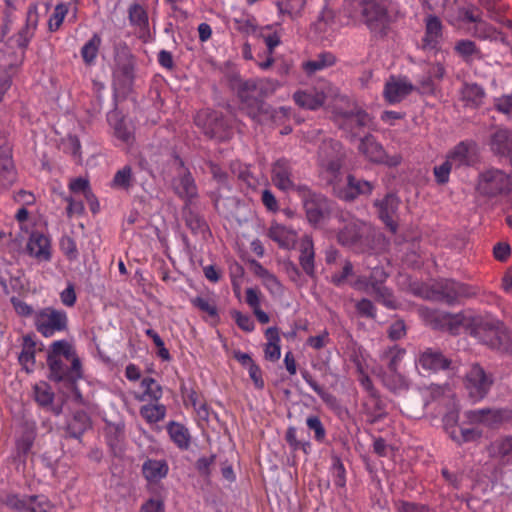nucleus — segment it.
Masks as SVG:
<instances>
[{
	"mask_svg": "<svg viewBox=\"0 0 512 512\" xmlns=\"http://www.w3.org/2000/svg\"><path fill=\"white\" fill-rule=\"evenodd\" d=\"M389 0H350L347 12L354 21L365 23L372 31H382L388 24Z\"/></svg>",
	"mask_w": 512,
	"mask_h": 512,
	"instance_id": "3",
	"label": "nucleus"
},
{
	"mask_svg": "<svg viewBox=\"0 0 512 512\" xmlns=\"http://www.w3.org/2000/svg\"><path fill=\"white\" fill-rule=\"evenodd\" d=\"M365 226L356 219H351L339 232L338 240L342 245L353 246L362 236Z\"/></svg>",
	"mask_w": 512,
	"mask_h": 512,
	"instance_id": "28",
	"label": "nucleus"
},
{
	"mask_svg": "<svg viewBox=\"0 0 512 512\" xmlns=\"http://www.w3.org/2000/svg\"><path fill=\"white\" fill-rule=\"evenodd\" d=\"M269 237L278 243L280 247L290 249L294 247L297 239L296 232L278 223H273L269 228Z\"/></svg>",
	"mask_w": 512,
	"mask_h": 512,
	"instance_id": "27",
	"label": "nucleus"
},
{
	"mask_svg": "<svg viewBox=\"0 0 512 512\" xmlns=\"http://www.w3.org/2000/svg\"><path fill=\"white\" fill-rule=\"evenodd\" d=\"M10 237L13 242V249L18 251L22 248L23 243L27 241V250L29 254L40 261H47L51 257L50 253V241L47 236L42 233L29 230V233L25 232L13 236L10 233Z\"/></svg>",
	"mask_w": 512,
	"mask_h": 512,
	"instance_id": "7",
	"label": "nucleus"
},
{
	"mask_svg": "<svg viewBox=\"0 0 512 512\" xmlns=\"http://www.w3.org/2000/svg\"><path fill=\"white\" fill-rule=\"evenodd\" d=\"M383 383L396 393L406 391L410 386L409 380L397 371H390L389 374L383 375Z\"/></svg>",
	"mask_w": 512,
	"mask_h": 512,
	"instance_id": "35",
	"label": "nucleus"
},
{
	"mask_svg": "<svg viewBox=\"0 0 512 512\" xmlns=\"http://www.w3.org/2000/svg\"><path fill=\"white\" fill-rule=\"evenodd\" d=\"M191 304L210 317H217L218 310L215 301L210 297L197 296L191 299Z\"/></svg>",
	"mask_w": 512,
	"mask_h": 512,
	"instance_id": "42",
	"label": "nucleus"
},
{
	"mask_svg": "<svg viewBox=\"0 0 512 512\" xmlns=\"http://www.w3.org/2000/svg\"><path fill=\"white\" fill-rule=\"evenodd\" d=\"M195 123L202 128L204 133L212 138H222L220 130L223 126L218 116L210 110H202L197 113Z\"/></svg>",
	"mask_w": 512,
	"mask_h": 512,
	"instance_id": "22",
	"label": "nucleus"
},
{
	"mask_svg": "<svg viewBox=\"0 0 512 512\" xmlns=\"http://www.w3.org/2000/svg\"><path fill=\"white\" fill-rule=\"evenodd\" d=\"M48 10L49 6L47 3L42 5L39 3H33L29 6L26 13L25 24L16 35V44L21 47L28 46L35 35L40 18L46 15Z\"/></svg>",
	"mask_w": 512,
	"mask_h": 512,
	"instance_id": "10",
	"label": "nucleus"
},
{
	"mask_svg": "<svg viewBox=\"0 0 512 512\" xmlns=\"http://www.w3.org/2000/svg\"><path fill=\"white\" fill-rule=\"evenodd\" d=\"M424 49H436L442 38V24L439 18L429 15L425 20Z\"/></svg>",
	"mask_w": 512,
	"mask_h": 512,
	"instance_id": "25",
	"label": "nucleus"
},
{
	"mask_svg": "<svg viewBox=\"0 0 512 512\" xmlns=\"http://www.w3.org/2000/svg\"><path fill=\"white\" fill-rule=\"evenodd\" d=\"M385 278L386 273L384 270L379 267H374L369 280H367L366 276H359L356 280L351 281V285L355 289L375 295L386 306L394 307L395 302L392 299L390 291L381 285Z\"/></svg>",
	"mask_w": 512,
	"mask_h": 512,
	"instance_id": "5",
	"label": "nucleus"
},
{
	"mask_svg": "<svg viewBox=\"0 0 512 512\" xmlns=\"http://www.w3.org/2000/svg\"><path fill=\"white\" fill-rule=\"evenodd\" d=\"M444 68L440 64L434 65L429 72V76L420 80V89L423 93H431L434 91V79H441L444 75Z\"/></svg>",
	"mask_w": 512,
	"mask_h": 512,
	"instance_id": "43",
	"label": "nucleus"
},
{
	"mask_svg": "<svg viewBox=\"0 0 512 512\" xmlns=\"http://www.w3.org/2000/svg\"><path fill=\"white\" fill-rule=\"evenodd\" d=\"M17 180V171L12 159V148L5 139H0V192L8 190Z\"/></svg>",
	"mask_w": 512,
	"mask_h": 512,
	"instance_id": "12",
	"label": "nucleus"
},
{
	"mask_svg": "<svg viewBox=\"0 0 512 512\" xmlns=\"http://www.w3.org/2000/svg\"><path fill=\"white\" fill-rule=\"evenodd\" d=\"M257 275L260 277L262 284L274 296H280L283 292V287L275 275L271 274L262 266L258 267Z\"/></svg>",
	"mask_w": 512,
	"mask_h": 512,
	"instance_id": "37",
	"label": "nucleus"
},
{
	"mask_svg": "<svg viewBox=\"0 0 512 512\" xmlns=\"http://www.w3.org/2000/svg\"><path fill=\"white\" fill-rule=\"evenodd\" d=\"M466 417L472 424H484L494 426L508 419L509 414L502 410H470L466 412Z\"/></svg>",
	"mask_w": 512,
	"mask_h": 512,
	"instance_id": "17",
	"label": "nucleus"
},
{
	"mask_svg": "<svg viewBox=\"0 0 512 512\" xmlns=\"http://www.w3.org/2000/svg\"><path fill=\"white\" fill-rule=\"evenodd\" d=\"M417 294L426 299L445 300L453 302L461 297H469L473 294L470 289L461 283L453 280H445L437 283L432 290H417Z\"/></svg>",
	"mask_w": 512,
	"mask_h": 512,
	"instance_id": "8",
	"label": "nucleus"
},
{
	"mask_svg": "<svg viewBox=\"0 0 512 512\" xmlns=\"http://www.w3.org/2000/svg\"><path fill=\"white\" fill-rule=\"evenodd\" d=\"M490 148L496 154L506 156L512 164V130L499 128L491 136Z\"/></svg>",
	"mask_w": 512,
	"mask_h": 512,
	"instance_id": "20",
	"label": "nucleus"
},
{
	"mask_svg": "<svg viewBox=\"0 0 512 512\" xmlns=\"http://www.w3.org/2000/svg\"><path fill=\"white\" fill-rule=\"evenodd\" d=\"M416 364L425 371L437 372L448 368L450 362L439 351L427 349L419 355Z\"/></svg>",
	"mask_w": 512,
	"mask_h": 512,
	"instance_id": "21",
	"label": "nucleus"
},
{
	"mask_svg": "<svg viewBox=\"0 0 512 512\" xmlns=\"http://www.w3.org/2000/svg\"><path fill=\"white\" fill-rule=\"evenodd\" d=\"M141 512H164V502L159 498H150L144 502L140 509Z\"/></svg>",
	"mask_w": 512,
	"mask_h": 512,
	"instance_id": "64",
	"label": "nucleus"
},
{
	"mask_svg": "<svg viewBox=\"0 0 512 512\" xmlns=\"http://www.w3.org/2000/svg\"><path fill=\"white\" fill-rule=\"evenodd\" d=\"M140 415L149 423L154 424L164 419L166 408L162 404H148L140 409Z\"/></svg>",
	"mask_w": 512,
	"mask_h": 512,
	"instance_id": "38",
	"label": "nucleus"
},
{
	"mask_svg": "<svg viewBox=\"0 0 512 512\" xmlns=\"http://www.w3.org/2000/svg\"><path fill=\"white\" fill-rule=\"evenodd\" d=\"M405 355V350L398 346H393L382 354V360L387 361L389 372L397 371L398 364Z\"/></svg>",
	"mask_w": 512,
	"mask_h": 512,
	"instance_id": "45",
	"label": "nucleus"
},
{
	"mask_svg": "<svg viewBox=\"0 0 512 512\" xmlns=\"http://www.w3.org/2000/svg\"><path fill=\"white\" fill-rule=\"evenodd\" d=\"M454 166L446 159L444 163L434 168L436 181L440 184L448 182L450 171Z\"/></svg>",
	"mask_w": 512,
	"mask_h": 512,
	"instance_id": "59",
	"label": "nucleus"
},
{
	"mask_svg": "<svg viewBox=\"0 0 512 512\" xmlns=\"http://www.w3.org/2000/svg\"><path fill=\"white\" fill-rule=\"evenodd\" d=\"M495 107L496 109L512 118V95H504L502 97L495 99Z\"/></svg>",
	"mask_w": 512,
	"mask_h": 512,
	"instance_id": "61",
	"label": "nucleus"
},
{
	"mask_svg": "<svg viewBox=\"0 0 512 512\" xmlns=\"http://www.w3.org/2000/svg\"><path fill=\"white\" fill-rule=\"evenodd\" d=\"M457 414L450 412L444 416V426L449 431L451 438L458 442H467L476 439L479 436V431L475 428L454 427L457 422Z\"/></svg>",
	"mask_w": 512,
	"mask_h": 512,
	"instance_id": "19",
	"label": "nucleus"
},
{
	"mask_svg": "<svg viewBox=\"0 0 512 512\" xmlns=\"http://www.w3.org/2000/svg\"><path fill=\"white\" fill-rule=\"evenodd\" d=\"M132 179V171L129 166H124L118 170L112 180L111 186L114 188L127 189Z\"/></svg>",
	"mask_w": 512,
	"mask_h": 512,
	"instance_id": "51",
	"label": "nucleus"
},
{
	"mask_svg": "<svg viewBox=\"0 0 512 512\" xmlns=\"http://www.w3.org/2000/svg\"><path fill=\"white\" fill-rule=\"evenodd\" d=\"M455 50L459 55L465 58L479 55V51L475 43L471 40H461L457 42Z\"/></svg>",
	"mask_w": 512,
	"mask_h": 512,
	"instance_id": "56",
	"label": "nucleus"
},
{
	"mask_svg": "<svg viewBox=\"0 0 512 512\" xmlns=\"http://www.w3.org/2000/svg\"><path fill=\"white\" fill-rule=\"evenodd\" d=\"M461 19L475 23L472 34L480 39L489 40L491 42H502L505 43V37L501 32L496 30L486 22L479 20L477 16L469 9L463 8L461 10Z\"/></svg>",
	"mask_w": 512,
	"mask_h": 512,
	"instance_id": "14",
	"label": "nucleus"
},
{
	"mask_svg": "<svg viewBox=\"0 0 512 512\" xmlns=\"http://www.w3.org/2000/svg\"><path fill=\"white\" fill-rule=\"evenodd\" d=\"M35 400L41 406H48L53 401V392L49 385L45 382H40L34 386Z\"/></svg>",
	"mask_w": 512,
	"mask_h": 512,
	"instance_id": "46",
	"label": "nucleus"
},
{
	"mask_svg": "<svg viewBox=\"0 0 512 512\" xmlns=\"http://www.w3.org/2000/svg\"><path fill=\"white\" fill-rule=\"evenodd\" d=\"M19 362L26 372H32L35 365V355L31 348L25 349L19 355Z\"/></svg>",
	"mask_w": 512,
	"mask_h": 512,
	"instance_id": "63",
	"label": "nucleus"
},
{
	"mask_svg": "<svg viewBox=\"0 0 512 512\" xmlns=\"http://www.w3.org/2000/svg\"><path fill=\"white\" fill-rule=\"evenodd\" d=\"M441 318L443 326H447L450 332L457 333L462 327L480 343L512 355V333L503 328L494 318L475 315L471 312L443 314Z\"/></svg>",
	"mask_w": 512,
	"mask_h": 512,
	"instance_id": "1",
	"label": "nucleus"
},
{
	"mask_svg": "<svg viewBox=\"0 0 512 512\" xmlns=\"http://www.w3.org/2000/svg\"><path fill=\"white\" fill-rule=\"evenodd\" d=\"M338 94L337 87L323 81L314 87L296 91L293 95V99L301 108L316 110L322 107L328 99L335 98Z\"/></svg>",
	"mask_w": 512,
	"mask_h": 512,
	"instance_id": "4",
	"label": "nucleus"
},
{
	"mask_svg": "<svg viewBox=\"0 0 512 512\" xmlns=\"http://www.w3.org/2000/svg\"><path fill=\"white\" fill-rule=\"evenodd\" d=\"M6 504L9 508L26 511L30 510L35 512V509L32 507V498H21L17 495H11L7 498Z\"/></svg>",
	"mask_w": 512,
	"mask_h": 512,
	"instance_id": "55",
	"label": "nucleus"
},
{
	"mask_svg": "<svg viewBox=\"0 0 512 512\" xmlns=\"http://www.w3.org/2000/svg\"><path fill=\"white\" fill-rule=\"evenodd\" d=\"M415 89L406 78L391 77L385 84L384 97L390 104L402 101Z\"/></svg>",
	"mask_w": 512,
	"mask_h": 512,
	"instance_id": "15",
	"label": "nucleus"
},
{
	"mask_svg": "<svg viewBox=\"0 0 512 512\" xmlns=\"http://www.w3.org/2000/svg\"><path fill=\"white\" fill-rule=\"evenodd\" d=\"M232 316H233L236 324L238 325V327L240 329H242L243 331L251 332L254 330L255 324L249 315L243 314L239 311H234L232 313Z\"/></svg>",
	"mask_w": 512,
	"mask_h": 512,
	"instance_id": "57",
	"label": "nucleus"
},
{
	"mask_svg": "<svg viewBox=\"0 0 512 512\" xmlns=\"http://www.w3.org/2000/svg\"><path fill=\"white\" fill-rule=\"evenodd\" d=\"M272 29L271 26L261 27L259 29L258 36L259 38H263L269 53H272L274 48L280 44V35L277 32L268 33Z\"/></svg>",
	"mask_w": 512,
	"mask_h": 512,
	"instance_id": "53",
	"label": "nucleus"
},
{
	"mask_svg": "<svg viewBox=\"0 0 512 512\" xmlns=\"http://www.w3.org/2000/svg\"><path fill=\"white\" fill-rule=\"evenodd\" d=\"M308 428L315 433V438L322 441L325 438V429L317 416H310L306 420Z\"/></svg>",
	"mask_w": 512,
	"mask_h": 512,
	"instance_id": "62",
	"label": "nucleus"
},
{
	"mask_svg": "<svg viewBox=\"0 0 512 512\" xmlns=\"http://www.w3.org/2000/svg\"><path fill=\"white\" fill-rule=\"evenodd\" d=\"M14 74L10 70L0 69V102L4 101L7 91L10 89Z\"/></svg>",
	"mask_w": 512,
	"mask_h": 512,
	"instance_id": "60",
	"label": "nucleus"
},
{
	"mask_svg": "<svg viewBox=\"0 0 512 512\" xmlns=\"http://www.w3.org/2000/svg\"><path fill=\"white\" fill-rule=\"evenodd\" d=\"M176 192L183 197H193L196 194L194 181L190 175H184L174 183Z\"/></svg>",
	"mask_w": 512,
	"mask_h": 512,
	"instance_id": "47",
	"label": "nucleus"
},
{
	"mask_svg": "<svg viewBox=\"0 0 512 512\" xmlns=\"http://www.w3.org/2000/svg\"><path fill=\"white\" fill-rule=\"evenodd\" d=\"M341 145L336 141L325 142L319 152L320 176L333 186L339 198L352 200L358 195L370 194L373 184L357 179L352 175L347 177L346 187H340Z\"/></svg>",
	"mask_w": 512,
	"mask_h": 512,
	"instance_id": "2",
	"label": "nucleus"
},
{
	"mask_svg": "<svg viewBox=\"0 0 512 512\" xmlns=\"http://www.w3.org/2000/svg\"><path fill=\"white\" fill-rule=\"evenodd\" d=\"M333 21V14L330 10H323L318 20L312 25V29L318 36L324 35L330 28Z\"/></svg>",
	"mask_w": 512,
	"mask_h": 512,
	"instance_id": "52",
	"label": "nucleus"
},
{
	"mask_svg": "<svg viewBox=\"0 0 512 512\" xmlns=\"http://www.w3.org/2000/svg\"><path fill=\"white\" fill-rule=\"evenodd\" d=\"M512 187L511 177L499 169H487L479 175L477 191L484 196H496L509 191Z\"/></svg>",
	"mask_w": 512,
	"mask_h": 512,
	"instance_id": "6",
	"label": "nucleus"
},
{
	"mask_svg": "<svg viewBox=\"0 0 512 512\" xmlns=\"http://www.w3.org/2000/svg\"><path fill=\"white\" fill-rule=\"evenodd\" d=\"M304 206L306 215L310 223L319 225L325 218V200L322 197H315V199L305 200Z\"/></svg>",
	"mask_w": 512,
	"mask_h": 512,
	"instance_id": "30",
	"label": "nucleus"
},
{
	"mask_svg": "<svg viewBox=\"0 0 512 512\" xmlns=\"http://www.w3.org/2000/svg\"><path fill=\"white\" fill-rule=\"evenodd\" d=\"M300 265L309 276L315 272L314 266V247L313 241L309 236H305L300 242Z\"/></svg>",
	"mask_w": 512,
	"mask_h": 512,
	"instance_id": "29",
	"label": "nucleus"
},
{
	"mask_svg": "<svg viewBox=\"0 0 512 512\" xmlns=\"http://www.w3.org/2000/svg\"><path fill=\"white\" fill-rule=\"evenodd\" d=\"M475 155V145L461 142L447 156V160L454 166L469 165Z\"/></svg>",
	"mask_w": 512,
	"mask_h": 512,
	"instance_id": "26",
	"label": "nucleus"
},
{
	"mask_svg": "<svg viewBox=\"0 0 512 512\" xmlns=\"http://www.w3.org/2000/svg\"><path fill=\"white\" fill-rule=\"evenodd\" d=\"M335 62V57L332 54L325 53L319 55L316 59L304 63V69L308 73L320 71L326 67L331 66Z\"/></svg>",
	"mask_w": 512,
	"mask_h": 512,
	"instance_id": "41",
	"label": "nucleus"
},
{
	"mask_svg": "<svg viewBox=\"0 0 512 512\" xmlns=\"http://www.w3.org/2000/svg\"><path fill=\"white\" fill-rule=\"evenodd\" d=\"M461 98L466 106L478 107L483 103L485 92L475 83H465L461 89Z\"/></svg>",
	"mask_w": 512,
	"mask_h": 512,
	"instance_id": "31",
	"label": "nucleus"
},
{
	"mask_svg": "<svg viewBox=\"0 0 512 512\" xmlns=\"http://www.w3.org/2000/svg\"><path fill=\"white\" fill-rule=\"evenodd\" d=\"M48 364L50 367V377L56 381L66 379V368L64 367L60 358L48 356Z\"/></svg>",
	"mask_w": 512,
	"mask_h": 512,
	"instance_id": "54",
	"label": "nucleus"
},
{
	"mask_svg": "<svg viewBox=\"0 0 512 512\" xmlns=\"http://www.w3.org/2000/svg\"><path fill=\"white\" fill-rule=\"evenodd\" d=\"M68 13V6L67 4L60 3L58 4L54 12L51 14L49 20H48V28L50 31L54 32L58 30L63 23L66 15Z\"/></svg>",
	"mask_w": 512,
	"mask_h": 512,
	"instance_id": "48",
	"label": "nucleus"
},
{
	"mask_svg": "<svg viewBox=\"0 0 512 512\" xmlns=\"http://www.w3.org/2000/svg\"><path fill=\"white\" fill-rule=\"evenodd\" d=\"M129 19L131 24L141 29H145L148 26L147 13L140 5H133L130 7Z\"/></svg>",
	"mask_w": 512,
	"mask_h": 512,
	"instance_id": "49",
	"label": "nucleus"
},
{
	"mask_svg": "<svg viewBox=\"0 0 512 512\" xmlns=\"http://www.w3.org/2000/svg\"><path fill=\"white\" fill-rule=\"evenodd\" d=\"M267 343L265 345V358L270 361H277L281 356L280 336L276 328L270 327L265 331Z\"/></svg>",
	"mask_w": 512,
	"mask_h": 512,
	"instance_id": "32",
	"label": "nucleus"
},
{
	"mask_svg": "<svg viewBox=\"0 0 512 512\" xmlns=\"http://www.w3.org/2000/svg\"><path fill=\"white\" fill-rule=\"evenodd\" d=\"M101 44V38L95 34L93 37L82 47L81 55L85 63L92 64L98 54Z\"/></svg>",
	"mask_w": 512,
	"mask_h": 512,
	"instance_id": "40",
	"label": "nucleus"
},
{
	"mask_svg": "<svg viewBox=\"0 0 512 512\" xmlns=\"http://www.w3.org/2000/svg\"><path fill=\"white\" fill-rule=\"evenodd\" d=\"M492 384L490 376L478 365H472L466 374L465 386L472 401L477 402L485 397Z\"/></svg>",
	"mask_w": 512,
	"mask_h": 512,
	"instance_id": "11",
	"label": "nucleus"
},
{
	"mask_svg": "<svg viewBox=\"0 0 512 512\" xmlns=\"http://www.w3.org/2000/svg\"><path fill=\"white\" fill-rule=\"evenodd\" d=\"M37 330L45 337H51L57 331H62L67 326V315L62 310L45 308L35 316Z\"/></svg>",
	"mask_w": 512,
	"mask_h": 512,
	"instance_id": "9",
	"label": "nucleus"
},
{
	"mask_svg": "<svg viewBox=\"0 0 512 512\" xmlns=\"http://www.w3.org/2000/svg\"><path fill=\"white\" fill-rule=\"evenodd\" d=\"M398 202V198L395 195L388 194L382 201L375 203L378 208L379 217L392 232L396 231L394 214L398 208Z\"/></svg>",
	"mask_w": 512,
	"mask_h": 512,
	"instance_id": "24",
	"label": "nucleus"
},
{
	"mask_svg": "<svg viewBox=\"0 0 512 512\" xmlns=\"http://www.w3.org/2000/svg\"><path fill=\"white\" fill-rule=\"evenodd\" d=\"M143 395L141 400H159L162 396L161 386L152 378H144L141 382Z\"/></svg>",
	"mask_w": 512,
	"mask_h": 512,
	"instance_id": "39",
	"label": "nucleus"
},
{
	"mask_svg": "<svg viewBox=\"0 0 512 512\" xmlns=\"http://www.w3.org/2000/svg\"><path fill=\"white\" fill-rule=\"evenodd\" d=\"M372 123L371 117L364 111L359 110L356 113L348 115L345 119L344 129L357 127H370Z\"/></svg>",
	"mask_w": 512,
	"mask_h": 512,
	"instance_id": "44",
	"label": "nucleus"
},
{
	"mask_svg": "<svg viewBox=\"0 0 512 512\" xmlns=\"http://www.w3.org/2000/svg\"><path fill=\"white\" fill-rule=\"evenodd\" d=\"M271 178L273 184L282 191L288 192L296 189L290 164L286 160L280 159L274 163Z\"/></svg>",
	"mask_w": 512,
	"mask_h": 512,
	"instance_id": "16",
	"label": "nucleus"
},
{
	"mask_svg": "<svg viewBox=\"0 0 512 512\" xmlns=\"http://www.w3.org/2000/svg\"><path fill=\"white\" fill-rule=\"evenodd\" d=\"M307 0H279L276 2L278 13L287 14L291 18L301 15Z\"/></svg>",
	"mask_w": 512,
	"mask_h": 512,
	"instance_id": "36",
	"label": "nucleus"
},
{
	"mask_svg": "<svg viewBox=\"0 0 512 512\" xmlns=\"http://www.w3.org/2000/svg\"><path fill=\"white\" fill-rule=\"evenodd\" d=\"M333 482L338 487L346 485L345 468L339 459H335L332 466Z\"/></svg>",
	"mask_w": 512,
	"mask_h": 512,
	"instance_id": "58",
	"label": "nucleus"
},
{
	"mask_svg": "<svg viewBox=\"0 0 512 512\" xmlns=\"http://www.w3.org/2000/svg\"><path fill=\"white\" fill-rule=\"evenodd\" d=\"M17 44V48L12 46H5L0 50V69L10 70L16 73L21 67L25 59V49Z\"/></svg>",
	"mask_w": 512,
	"mask_h": 512,
	"instance_id": "18",
	"label": "nucleus"
},
{
	"mask_svg": "<svg viewBox=\"0 0 512 512\" xmlns=\"http://www.w3.org/2000/svg\"><path fill=\"white\" fill-rule=\"evenodd\" d=\"M169 472L165 460L147 459L142 465V474L149 484H156L164 479Z\"/></svg>",
	"mask_w": 512,
	"mask_h": 512,
	"instance_id": "23",
	"label": "nucleus"
},
{
	"mask_svg": "<svg viewBox=\"0 0 512 512\" xmlns=\"http://www.w3.org/2000/svg\"><path fill=\"white\" fill-rule=\"evenodd\" d=\"M74 354L72 346L67 341L61 340L52 344L49 356H54L55 358L63 356L66 360H70Z\"/></svg>",
	"mask_w": 512,
	"mask_h": 512,
	"instance_id": "50",
	"label": "nucleus"
},
{
	"mask_svg": "<svg viewBox=\"0 0 512 512\" xmlns=\"http://www.w3.org/2000/svg\"><path fill=\"white\" fill-rule=\"evenodd\" d=\"M359 150L373 162L383 163L388 166H397L401 162L400 155H387L382 146L372 136H366L361 140Z\"/></svg>",
	"mask_w": 512,
	"mask_h": 512,
	"instance_id": "13",
	"label": "nucleus"
},
{
	"mask_svg": "<svg viewBox=\"0 0 512 512\" xmlns=\"http://www.w3.org/2000/svg\"><path fill=\"white\" fill-rule=\"evenodd\" d=\"M109 124L114 129L115 136L123 141L124 143H129L133 138L132 129L127 126L126 122L120 118V115L117 111H112L107 116Z\"/></svg>",
	"mask_w": 512,
	"mask_h": 512,
	"instance_id": "33",
	"label": "nucleus"
},
{
	"mask_svg": "<svg viewBox=\"0 0 512 512\" xmlns=\"http://www.w3.org/2000/svg\"><path fill=\"white\" fill-rule=\"evenodd\" d=\"M171 440L180 449H187L190 445V434L188 429L180 423L171 422L167 427Z\"/></svg>",
	"mask_w": 512,
	"mask_h": 512,
	"instance_id": "34",
	"label": "nucleus"
}]
</instances>
